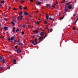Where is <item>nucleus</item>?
Instances as JSON below:
<instances>
[{"instance_id":"nucleus-1","label":"nucleus","mask_w":78,"mask_h":78,"mask_svg":"<svg viewBox=\"0 0 78 78\" xmlns=\"http://www.w3.org/2000/svg\"><path fill=\"white\" fill-rule=\"evenodd\" d=\"M0 62H2L3 63H6V61L3 57H0Z\"/></svg>"},{"instance_id":"nucleus-2","label":"nucleus","mask_w":78,"mask_h":78,"mask_svg":"<svg viewBox=\"0 0 78 78\" xmlns=\"http://www.w3.org/2000/svg\"><path fill=\"white\" fill-rule=\"evenodd\" d=\"M1 30H3V31H4L5 30H8V27H5L4 28L2 27L1 28Z\"/></svg>"},{"instance_id":"nucleus-3","label":"nucleus","mask_w":78,"mask_h":78,"mask_svg":"<svg viewBox=\"0 0 78 78\" xmlns=\"http://www.w3.org/2000/svg\"><path fill=\"white\" fill-rule=\"evenodd\" d=\"M22 17H23V16H19L17 17V20H22Z\"/></svg>"},{"instance_id":"nucleus-4","label":"nucleus","mask_w":78,"mask_h":78,"mask_svg":"<svg viewBox=\"0 0 78 78\" xmlns=\"http://www.w3.org/2000/svg\"><path fill=\"white\" fill-rule=\"evenodd\" d=\"M21 51H22L21 50V49H17V50L16 51L17 52V53L19 54V53H20L21 52Z\"/></svg>"},{"instance_id":"nucleus-5","label":"nucleus","mask_w":78,"mask_h":78,"mask_svg":"<svg viewBox=\"0 0 78 78\" xmlns=\"http://www.w3.org/2000/svg\"><path fill=\"white\" fill-rule=\"evenodd\" d=\"M23 14L24 15V16H28V12H24Z\"/></svg>"},{"instance_id":"nucleus-6","label":"nucleus","mask_w":78,"mask_h":78,"mask_svg":"<svg viewBox=\"0 0 78 78\" xmlns=\"http://www.w3.org/2000/svg\"><path fill=\"white\" fill-rule=\"evenodd\" d=\"M44 32H41L40 33V35L41 36H44Z\"/></svg>"},{"instance_id":"nucleus-7","label":"nucleus","mask_w":78,"mask_h":78,"mask_svg":"<svg viewBox=\"0 0 78 78\" xmlns=\"http://www.w3.org/2000/svg\"><path fill=\"white\" fill-rule=\"evenodd\" d=\"M14 39H16V37H11L10 39L11 41H13V40H14Z\"/></svg>"},{"instance_id":"nucleus-8","label":"nucleus","mask_w":78,"mask_h":78,"mask_svg":"<svg viewBox=\"0 0 78 78\" xmlns=\"http://www.w3.org/2000/svg\"><path fill=\"white\" fill-rule=\"evenodd\" d=\"M36 4L37 5H39L41 4V2H36Z\"/></svg>"},{"instance_id":"nucleus-9","label":"nucleus","mask_w":78,"mask_h":78,"mask_svg":"<svg viewBox=\"0 0 78 78\" xmlns=\"http://www.w3.org/2000/svg\"><path fill=\"white\" fill-rule=\"evenodd\" d=\"M68 8L69 9H72V5H69V6L68 7Z\"/></svg>"},{"instance_id":"nucleus-10","label":"nucleus","mask_w":78,"mask_h":78,"mask_svg":"<svg viewBox=\"0 0 78 78\" xmlns=\"http://www.w3.org/2000/svg\"><path fill=\"white\" fill-rule=\"evenodd\" d=\"M38 32V30H35L34 31V33L35 34H36V33H37Z\"/></svg>"},{"instance_id":"nucleus-11","label":"nucleus","mask_w":78,"mask_h":78,"mask_svg":"<svg viewBox=\"0 0 78 78\" xmlns=\"http://www.w3.org/2000/svg\"><path fill=\"white\" fill-rule=\"evenodd\" d=\"M16 59H14L13 62V63L15 64H16Z\"/></svg>"},{"instance_id":"nucleus-12","label":"nucleus","mask_w":78,"mask_h":78,"mask_svg":"<svg viewBox=\"0 0 78 78\" xmlns=\"http://www.w3.org/2000/svg\"><path fill=\"white\" fill-rule=\"evenodd\" d=\"M46 6H47V7H49V8H51V6L50 5L46 4Z\"/></svg>"},{"instance_id":"nucleus-13","label":"nucleus","mask_w":78,"mask_h":78,"mask_svg":"<svg viewBox=\"0 0 78 78\" xmlns=\"http://www.w3.org/2000/svg\"><path fill=\"white\" fill-rule=\"evenodd\" d=\"M22 12H21L20 13L19 16H22Z\"/></svg>"},{"instance_id":"nucleus-14","label":"nucleus","mask_w":78,"mask_h":78,"mask_svg":"<svg viewBox=\"0 0 78 78\" xmlns=\"http://www.w3.org/2000/svg\"><path fill=\"white\" fill-rule=\"evenodd\" d=\"M65 11L66 12H67L68 11V9H67V8H65Z\"/></svg>"},{"instance_id":"nucleus-15","label":"nucleus","mask_w":78,"mask_h":78,"mask_svg":"<svg viewBox=\"0 0 78 78\" xmlns=\"http://www.w3.org/2000/svg\"><path fill=\"white\" fill-rule=\"evenodd\" d=\"M23 7L22 6H20V9H21V10H22V8H23Z\"/></svg>"},{"instance_id":"nucleus-16","label":"nucleus","mask_w":78,"mask_h":78,"mask_svg":"<svg viewBox=\"0 0 78 78\" xmlns=\"http://www.w3.org/2000/svg\"><path fill=\"white\" fill-rule=\"evenodd\" d=\"M11 23L13 25V26H14L15 25V24L14 23V22H11Z\"/></svg>"},{"instance_id":"nucleus-17","label":"nucleus","mask_w":78,"mask_h":78,"mask_svg":"<svg viewBox=\"0 0 78 78\" xmlns=\"http://www.w3.org/2000/svg\"><path fill=\"white\" fill-rule=\"evenodd\" d=\"M15 27H14L13 28V33H14V32H15Z\"/></svg>"},{"instance_id":"nucleus-18","label":"nucleus","mask_w":78,"mask_h":78,"mask_svg":"<svg viewBox=\"0 0 78 78\" xmlns=\"http://www.w3.org/2000/svg\"><path fill=\"white\" fill-rule=\"evenodd\" d=\"M48 17H49V16H48V15H47L46 16V20H48Z\"/></svg>"},{"instance_id":"nucleus-19","label":"nucleus","mask_w":78,"mask_h":78,"mask_svg":"<svg viewBox=\"0 0 78 78\" xmlns=\"http://www.w3.org/2000/svg\"><path fill=\"white\" fill-rule=\"evenodd\" d=\"M19 45H23V44H22V43H19Z\"/></svg>"},{"instance_id":"nucleus-20","label":"nucleus","mask_w":78,"mask_h":78,"mask_svg":"<svg viewBox=\"0 0 78 78\" xmlns=\"http://www.w3.org/2000/svg\"><path fill=\"white\" fill-rule=\"evenodd\" d=\"M1 3H5V1L4 0H3V1H1Z\"/></svg>"},{"instance_id":"nucleus-21","label":"nucleus","mask_w":78,"mask_h":78,"mask_svg":"<svg viewBox=\"0 0 78 78\" xmlns=\"http://www.w3.org/2000/svg\"><path fill=\"white\" fill-rule=\"evenodd\" d=\"M35 23H36L37 25H39V23L38 22H36Z\"/></svg>"},{"instance_id":"nucleus-22","label":"nucleus","mask_w":78,"mask_h":78,"mask_svg":"<svg viewBox=\"0 0 78 78\" xmlns=\"http://www.w3.org/2000/svg\"><path fill=\"white\" fill-rule=\"evenodd\" d=\"M23 9H27V7H23Z\"/></svg>"},{"instance_id":"nucleus-23","label":"nucleus","mask_w":78,"mask_h":78,"mask_svg":"<svg viewBox=\"0 0 78 78\" xmlns=\"http://www.w3.org/2000/svg\"><path fill=\"white\" fill-rule=\"evenodd\" d=\"M2 70H3V67H1L0 68V71H1Z\"/></svg>"},{"instance_id":"nucleus-24","label":"nucleus","mask_w":78,"mask_h":78,"mask_svg":"<svg viewBox=\"0 0 78 78\" xmlns=\"http://www.w3.org/2000/svg\"><path fill=\"white\" fill-rule=\"evenodd\" d=\"M4 20H5V21H8V19L6 18H5L4 19Z\"/></svg>"},{"instance_id":"nucleus-25","label":"nucleus","mask_w":78,"mask_h":78,"mask_svg":"<svg viewBox=\"0 0 78 78\" xmlns=\"http://www.w3.org/2000/svg\"><path fill=\"white\" fill-rule=\"evenodd\" d=\"M24 2H25L24 1H21V2L22 3V4H23V3H24Z\"/></svg>"},{"instance_id":"nucleus-26","label":"nucleus","mask_w":78,"mask_h":78,"mask_svg":"<svg viewBox=\"0 0 78 78\" xmlns=\"http://www.w3.org/2000/svg\"><path fill=\"white\" fill-rule=\"evenodd\" d=\"M49 19L50 20H53V18H51V17H50L49 18Z\"/></svg>"},{"instance_id":"nucleus-27","label":"nucleus","mask_w":78,"mask_h":78,"mask_svg":"<svg viewBox=\"0 0 78 78\" xmlns=\"http://www.w3.org/2000/svg\"><path fill=\"white\" fill-rule=\"evenodd\" d=\"M67 7H68V6H67V5L66 4L65 6V8H67Z\"/></svg>"},{"instance_id":"nucleus-28","label":"nucleus","mask_w":78,"mask_h":78,"mask_svg":"<svg viewBox=\"0 0 78 78\" xmlns=\"http://www.w3.org/2000/svg\"><path fill=\"white\" fill-rule=\"evenodd\" d=\"M28 27L29 28H30L31 27V26L30 25H28Z\"/></svg>"},{"instance_id":"nucleus-29","label":"nucleus","mask_w":78,"mask_h":78,"mask_svg":"<svg viewBox=\"0 0 78 78\" xmlns=\"http://www.w3.org/2000/svg\"><path fill=\"white\" fill-rule=\"evenodd\" d=\"M66 5L69 6V5H70V4H69V3H68L66 4Z\"/></svg>"},{"instance_id":"nucleus-30","label":"nucleus","mask_w":78,"mask_h":78,"mask_svg":"<svg viewBox=\"0 0 78 78\" xmlns=\"http://www.w3.org/2000/svg\"><path fill=\"white\" fill-rule=\"evenodd\" d=\"M47 21H45L44 22V23L45 24H47Z\"/></svg>"},{"instance_id":"nucleus-31","label":"nucleus","mask_w":78,"mask_h":78,"mask_svg":"<svg viewBox=\"0 0 78 78\" xmlns=\"http://www.w3.org/2000/svg\"><path fill=\"white\" fill-rule=\"evenodd\" d=\"M37 43H34L33 44V45H37Z\"/></svg>"},{"instance_id":"nucleus-32","label":"nucleus","mask_w":78,"mask_h":78,"mask_svg":"<svg viewBox=\"0 0 78 78\" xmlns=\"http://www.w3.org/2000/svg\"><path fill=\"white\" fill-rule=\"evenodd\" d=\"M56 4H54V5H53V7H55V5L56 6Z\"/></svg>"},{"instance_id":"nucleus-33","label":"nucleus","mask_w":78,"mask_h":78,"mask_svg":"<svg viewBox=\"0 0 78 78\" xmlns=\"http://www.w3.org/2000/svg\"><path fill=\"white\" fill-rule=\"evenodd\" d=\"M47 34H46L44 36V39H45V37H47Z\"/></svg>"},{"instance_id":"nucleus-34","label":"nucleus","mask_w":78,"mask_h":78,"mask_svg":"<svg viewBox=\"0 0 78 78\" xmlns=\"http://www.w3.org/2000/svg\"><path fill=\"white\" fill-rule=\"evenodd\" d=\"M64 19V17H62L60 18V20H62V19Z\"/></svg>"},{"instance_id":"nucleus-35","label":"nucleus","mask_w":78,"mask_h":78,"mask_svg":"<svg viewBox=\"0 0 78 78\" xmlns=\"http://www.w3.org/2000/svg\"><path fill=\"white\" fill-rule=\"evenodd\" d=\"M21 33L22 35H23V34H24V32H23V31H22Z\"/></svg>"},{"instance_id":"nucleus-36","label":"nucleus","mask_w":78,"mask_h":78,"mask_svg":"<svg viewBox=\"0 0 78 78\" xmlns=\"http://www.w3.org/2000/svg\"><path fill=\"white\" fill-rule=\"evenodd\" d=\"M37 41V39L36 38L34 40V41L36 42Z\"/></svg>"},{"instance_id":"nucleus-37","label":"nucleus","mask_w":78,"mask_h":78,"mask_svg":"<svg viewBox=\"0 0 78 78\" xmlns=\"http://www.w3.org/2000/svg\"><path fill=\"white\" fill-rule=\"evenodd\" d=\"M53 31V29H51L50 30V32H51Z\"/></svg>"},{"instance_id":"nucleus-38","label":"nucleus","mask_w":78,"mask_h":78,"mask_svg":"<svg viewBox=\"0 0 78 78\" xmlns=\"http://www.w3.org/2000/svg\"><path fill=\"white\" fill-rule=\"evenodd\" d=\"M13 10H17V9L16 8H14L13 9Z\"/></svg>"},{"instance_id":"nucleus-39","label":"nucleus","mask_w":78,"mask_h":78,"mask_svg":"<svg viewBox=\"0 0 78 78\" xmlns=\"http://www.w3.org/2000/svg\"><path fill=\"white\" fill-rule=\"evenodd\" d=\"M15 48L16 49H17V46H16L15 47Z\"/></svg>"},{"instance_id":"nucleus-40","label":"nucleus","mask_w":78,"mask_h":78,"mask_svg":"<svg viewBox=\"0 0 78 78\" xmlns=\"http://www.w3.org/2000/svg\"><path fill=\"white\" fill-rule=\"evenodd\" d=\"M76 22H77V20H76L75 21L74 23L75 24H76Z\"/></svg>"},{"instance_id":"nucleus-41","label":"nucleus","mask_w":78,"mask_h":78,"mask_svg":"<svg viewBox=\"0 0 78 78\" xmlns=\"http://www.w3.org/2000/svg\"><path fill=\"white\" fill-rule=\"evenodd\" d=\"M73 30H75V27H73Z\"/></svg>"},{"instance_id":"nucleus-42","label":"nucleus","mask_w":78,"mask_h":78,"mask_svg":"<svg viewBox=\"0 0 78 78\" xmlns=\"http://www.w3.org/2000/svg\"><path fill=\"white\" fill-rule=\"evenodd\" d=\"M15 1V2H16V3H17V1H18L19 0H14Z\"/></svg>"},{"instance_id":"nucleus-43","label":"nucleus","mask_w":78,"mask_h":78,"mask_svg":"<svg viewBox=\"0 0 78 78\" xmlns=\"http://www.w3.org/2000/svg\"><path fill=\"white\" fill-rule=\"evenodd\" d=\"M8 41H11V38H9L8 39Z\"/></svg>"},{"instance_id":"nucleus-44","label":"nucleus","mask_w":78,"mask_h":78,"mask_svg":"<svg viewBox=\"0 0 78 78\" xmlns=\"http://www.w3.org/2000/svg\"><path fill=\"white\" fill-rule=\"evenodd\" d=\"M31 17H32V16H31V15H30V16H29V18H31Z\"/></svg>"},{"instance_id":"nucleus-45","label":"nucleus","mask_w":78,"mask_h":78,"mask_svg":"<svg viewBox=\"0 0 78 78\" xmlns=\"http://www.w3.org/2000/svg\"><path fill=\"white\" fill-rule=\"evenodd\" d=\"M19 29H17V30H16V32H17V31H19Z\"/></svg>"},{"instance_id":"nucleus-46","label":"nucleus","mask_w":78,"mask_h":78,"mask_svg":"<svg viewBox=\"0 0 78 78\" xmlns=\"http://www.w3.org/2000/svg\"><path fill=\"white\" fill-rule=\"evenodd\" d=\"M23 28H25V25H24L22 26Z\"/></svg>"},{"instance_id":"nucleus-47","label":"nucleus","mask_w":78,"mask_h":78,"mask_svg":"<svg viewBox=\"0 0 78 78\" xmlns=\"http://www.w3.org/2000/svg\"><path fill=\"white\" fill-rule=\"evenodd\" d=\"M14 42H17V40H14Z\"/></svg>"},{"instance_id":"nucleus-48","label":"nucleus","mask_w":78,"mask_h":78,"mask_svg":"<svg viewBox=\"0 0 78 78\" xmlns=\"http://www.w3.org/2000/svg\"><path fill=\"white\" fill-rule=\"evenodd\" d=\"M7 69H10V67H9V66H8L7 67Z\"/></svg>"},{"instance_id":"nucleus-49","label":"nucleus","mask_w":78,"mask_h":78,"mask_svg":"<svg viewBox=\"0 0 78 78\" xmlns=\"http://www.w3.org/2000/svg\"><path fill=\"white\" fill-rule=\"evenodd\" d=\"M31 43L32 44H34V41H32Z\"/></svg>"},{"instance_id":"nucleus-50","label":"nucleus","mask_w":78,"mask_h":78,"mask_svg":"<svg viewBox=\"0 0 78 78\" xmlns=\"http://www.w3.org/2000/svg\"><path fill=\"white\" fill-rule=\"evenodd\" d=\"M41 39H42V38H41V37H40L39 39V40H41Z\"/></svg>"},{"instance_id":"nucleus-51","label":"nucleus","mask_w":78,"mask_h":78,"mask_svg":"<svg viewBox=\"0 0 78 78\" xmlns=\"http://www.w3.org/2000/svg\"><path fill=\"white\" fill-rule=\"evenodd\" d=\"M25 18H23V17L22 18V20H25Z\"/></svg>"},{"instance_id":"nucleus-52","label":"nucleus","mask_w":78,"mask_h":78,"mask_svg":"<svg viewBox=\"0 0 78 78\" xmlns=\"http://www.w3.org/2000/svg\"><path fill=\"white\" fill-rule=\"evenodd\" d=\"M10 42H11V43H12V42H13V41H12V40Z\"/></svg>"},{"instance_id":"nucleus-53","label":"nucleus","mask_w":78,"mask_h":78,"mask_svg":"<svg viewBox=\"0 0 78 78\" xmlns=\"http://www.w3.org/2000/svg\"><path fill=\"white\" fill-rule=\"evenodd\" d=\"M73 17H75V14H73Z\"/></svg>"},{"instance_id":"nucleus-54","label":"nucleus","mask_w":78,"mask_h":78,"mask_svg":"<svg viewBox=\"0 0 78 78\" xmlns=\"http://www.w3.org/2000/svg\"><path fill=\"white\" fill-rule=\"evenodd\" d=\"M66 2V1L65 0H63V3H65Z\"/></svg>"},{"instance_id":"nucleus-55","label":"nucleus","mask_w":78,"mask_h":78,"mask_svg":"<svg viewBox=\"0 0 78 78\" xmlns=\"http://www.w3.org/2000/svg\"><path fill=\"white\" fill-rule=\"evenodd\" d=\"M30 2H33V0H30Z\"/></svg>"},{"instance_id":"nucleus-56","label":"nucleus","mask_w":78,"mask_h":78,"mask_svg":"<svg viewBox=\"0 0 78 78\" xmlns=\"http://www.w3.org/2000/svg\"><path fill=\"white\" fill-rule=\"evenodd\" d=\"M40 37H41V39H42V38H43V36H42Z\"/></svg>"},{"instance_id":"nucleus-57","label":"nucleus","mask_w":78,"mask_h":78,"mask_svg":"<svg viewBox=\"0 0 78 78\" xmlns=\"http://www.w3.org/2000/svg\"><path fill=\"white\" fill-rule=\"evenodd\" d=\"M76 0H75V3H76Z\"/></svg>"},{"instance_id":"nucleus-58","label":"nucleus","mask_w":78,"mask_h":78,"mask_svg":"<svg viewBox=\"0 0 78 78\" xmlns=\"http://www.w3.org/2000/svg\"><path fill=\"white\" fill-rule=\"evenodd\" d=\"M13 56H14L13 55H12L11 56V58H13Z\"/></svg>"},{"instance_id":"nucleus-59","label":"nucleus","mask_w":78,"mask_h":78,"mask_svg":"<svg viewBox=\"0 0 78 78\" xmlns=\"http://www.w3.org/2000/svg\"><path fill=\"white\" fill-rule=\"evenodd\" d=\"M0 38H1V39H3V37H1Z\"/></svg>"},{"instance_id":"nucleus-60","label":"nucleus","mask_w":78,"mask_h":78,"mask_svg":"<svg viewBox=\"0 0 78 78\" xmlns=\"http://www.w3.org/2000/svg\"><path fill=\"white\" fill-rule=\"evenodd\" d=\"M20 42V41H17V42Z\"/></svg>"},{"instance_id":"nucleus-61","label":"nucleus","mask_w":78,"mask_h":78,"mask_svg":"<svg viewBox=\"0 0 78 78\" xmlns=\"http://www.w3.org/2000/svg\"><path fill=\"white\" fill-rule=\"evenodd\" d=\"M56 4H58V2H56Z\"/></svg>"},{"instance_id":"nucleus-62","label":"nucleus","mask_w":78,"mask_h":78,"mask_svg":"<svg viewBox=\"0 0 78 78\" xmlns=\"http://www.w3.org/2000/svg\"><path fill=\"white\" fill-rule=\"evenodd\" d=\"M35 36L34 35L33 36V37H35Z\"/></svg>"},{"instance_id":"nucleus-63","label":"nucleus","mask_w":78,"mask_h":78,"mask_svg":"<svg viewBox=\"0 0 78 78\" xmlns=\"http://www.w3.org/2000/svg\"><path fill=\"white\" fill-rule=\"evenodd\" d=\"M0 6H2V4H0Z\"/></svg>"},{"instance_id":"nucleus-64","label":"nucleus","mask_w":78,"mask_h":78,"mask_svg":"<svg viewBox=\"0 0 78 78\" xmlns=\"http://www.w3.org/2000/svg\"><path fill=\"white\" fill-rule=\"evenodd\" d=\"M61 14V13H59L58 16H59Z\"/></svg>"}]
</instances>
